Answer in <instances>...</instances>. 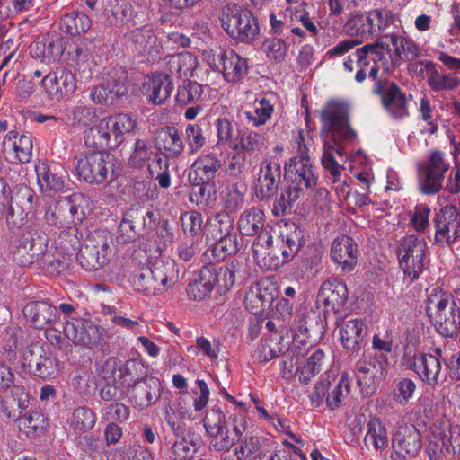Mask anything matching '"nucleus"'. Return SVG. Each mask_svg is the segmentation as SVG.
<instances>
[{
  "label": "nucleus",
  "instance_id": "f257e3e1",
  "mask_svg": "<svg viewBox=\"0 0 460 460\" xmlns=\"http://www.w3.org/2000/svg\"><path fill=\"white\" fill-rule=\"evenodd\" d=\"M304 244V230L295 223L287 224L279 234L263 232L252 244L253 258L265 271L277 270L291 261Z\"/></svg>",
  "mask_w": 460,
  "mask_h": 460
},
{
  "label": "nucleus",
  "instance_id": "f03ea898",
  "mask_svg": "<svg viewBox=\"0 0 460 460\" xmlns=\"http://www.w3.org/2000/svg\"><path fill=\"white\" fill-rule=\"evenodd\" d=\"M426 313L436 332L445 338H455L460 331V307L451 293L439 287L427 290Z\"/></svg>",
  "mask_w": 460,
  "mask_h": 460
},
{
  "label": "nucleus",
  "instance_id": "7ed1b4c3",
  "mask_svg": "<svg viewBox=\"0 0 460 460\" xmlns=\"http://www.w3.org/2000/svg\"><path fill=\"white\" fill-rule=\"evenodd\" d=\"M136 127V120L128 114L108 116L85 130L84 141L86 146L93 149L116 150L125 141V135Z\"/></svg>",
  "mask_w": 460,
  "mask_h": 460
},
{
  "label": "nucleus",
  "instance_id": "20e7f679",
  "mask_svg": "<svg viewBox=\"0 0 460 460\" xmlns=\"http://www.w3.org/2000/svg\"><path fill=\"white\" fill-rule=\"evenodd\" d=\"M316 111L323 138L341 141L356 138L357 133L350 126V106L347 101L331 98Z\"/></svg>",
  "mask_w": 460,
  "mask_h": 460
},
{
  "label": "nucleus",
  "instance_id": "39448f33",
  "mask_svg": "<svg viewBox=\"0 0 460 460\" xmlns=\"http://www.w3.org/2000/svg\"><path fill=\"white\" fill-rule=\"evenodd\" d=\"M75 239V235L70 232L60 233L50 246L46 244V249L38 256L34 265L47 274H61L69 269L72 258L79 248V242Z\"/></svg>",
  "mask_w": 460,
  "mask_h": 460
},
{
  "label": "nucleus",
  "instance_id": "423d86ee",
  "mask_svg": "<svg viewBox=\"0 0 460 460\" xmlns=\"http://www.w3.org/2000/svg\"><path fill=\"white\" fill-rule=\"evenodd\" d=\"M374 49L381 59L383 74H387L400 65L402 60L412 61L419 57V49L410 38L394 33L379 36L374 43Z\"/></svg>",
  "mask_w": 460,
  "mask_h": 460
},
{
  "label": "nucleus",
  "instance_id": "0eeeda50",
  "mask_svg": "<svg viewBox=\"0 0 460 460\" xmlns=\"http://www.w3.org/2000/svg\"><path fill=\"white\" fill-rule=\"evenodd\" d=\"M220 21L226 33L237 42L252 43L260 34L258 18L249 9L237 4L226 5Z\"/></svg>",
  "mask_w": 460,
  "mask_h": 460
},
{
  "label": "nucleus",
  "instance_id": "6e6552de",
  "mask_svg": "<svg viewBox=\"0 0 460 460\" xmlns=\"http://www.w3.org/2000/svg\"><path fill=\"white\" fill-rule=\"evenodd\" d=\"M75 159L78 178L90 184L100 185L113 181L119 168L116 158L107 152H89Z\"/></svg>",
  "mask_w": 460,
  "mask_h": 460
},
{
  "label": "nucleus",
  "instance_id": "1a4fd4ad",
  "mask_svg": "<svg viewBox=\"0 0 460 460\" xmlns=\"http://www.w3.org/2000/svg\"><path fill=\"white\" fill-rule=\"evenodd\" d=\"M112 236L106 230H95L87 238L76 254L79 265L87 271L97 270L106 265L112 253Z\"/></svg>",
  "mask_w": 460,
  "mask_h": 460
},
{
  "label": "nucleus",
  "instance_id": "9d476101",
  "mask_svg": "<svg viewBox=\"0 0 460 460\" xmlns=\"http://www.w3.org/2000/svg\"><path fill=\"white\" fill-rule=\"evenodd\" d=\"M428 247L424 239L414 234L405 237L398 247L399 265L411 282L418 279L429 262Z\"/></svg>",
  "mask_w": 460,
  "mask_h": 460
},
{
  "label": "nucleus",
  "instance_id": "9b49d317",
  "mask_svg": "<svg viewBox=\"0 0 460 460\" xmlns=\"http://www.w3.org/2000/svg\"><path fill=\"white\" fill-rule=\"evenodd\" d=\"M371 93L379 98L383 109L394 119H403L409 116V96L394 81L384 75L375 81L371 86Z\"/></svg>",
  "mask_w": 460,
  "mask_h": 460
},
{
  "label": "nucleus",
  "instance_id": "f8f14e48",
  "mask_svg": "<svg viewBox=\"0 0 460 460\" xmlns=\"http://www.w3.org/2000/svg\"><path fill=\"white\" fill-rule=\"evenodd\" d=\"M449 167L450 164L444 152L432 151L429 159L419 164L417 169L420 192L426 195L438 193L443 187L446 172Z\"/></svg>",
  "mask_w": 460,
  "mask_h": 460
},
{
  "label": "nucleus",
  "instance_id": "ddd939ff",
  "mask_svg": "<svg viewBox=\"0 0 460 460\" xmlns=\"http://www.w3.org/2000/svg\"><path fill=\"white\" fill-rule=\"evenodd\" d=\"M433 244L452 248L460 240V209L454 205L443 206L434 216Z\"/></svg>",
  "mask_w": 460,
  "mask_h": 460
},
{
  "label": "nucleus",
  "instance_id": "4468645a",
  "mask_svg": "<svg viewBox=\"0 0 460 460\" xmlns=\"http://www.w3.org/2000/svg\"><path fill=\"white\" fill-rule=\"evenodd\" d=\"M39 198L35 191L26 186H20L7 203L5 222L10 230L22 228L29 216L36 212Z\"/></svg>",
  "mask_w": 460,
  "mask_h": 460
},
{
  "label": "nucleus",
  "instance_id": "2eb2a0df",
  "mask_svg": "<svg viewBox=\"0 0 460 460\" xmlns=\"http://www.w3.org/2000/svg\"><path fill=\"white\" fill-rule=\"evenodd\" d=\"M349 376H342L336 382L334 376H326L317 382L310 394L311 405L318 408L325 402L326 406L333 411L339 408L349 393Z\"/></svg>",
  "mask_w": 460,
  "mask_h": 460
},
{
  "label": "nucleus",
  "instance_id": "dca6fc26",
  "mask_svg": "<svg viewBox=\"0 0 460 460\" xmlns=\"http://www.w3.org/2000/svg\"><path fill=\"white\" fill-rule=\"evenodd\" d=\"M74 73L65 66H58L41 79V87L47 98L61 102L75 94L77 85Z\"/></svg>",
  "mask_w": 460,
  "mask_h": 460
},
{
  "label": "nucleus",
  "instance_id": "f3484780",
  "mask_svg": "<svg viewBox=\"0 0 460 460\" xmlns=\"http://www.w3.org/2000/svg\"><path fill=\"white\" fill-rule=\"evenodd\" d=\"M154 213L143 208H130L119 226V238L125 243L144 238L152 226Z\"/></svg>",
  "mask_w": 460,
  "mask_h": 460
},
{
  "label": "nucleus",
  "instance_id": "a211bd4d",
  "mask_svg": "<svg viewBox=\"0 0 460 460\" xmlns=\"http://www.w3.org/2000/svg\"><path fill=\"white\" fill-rule=\"evenodd\" d=\"M213 62L226 82L236 85L243 84L248 75V59L241 57L232 49H220L214 55Z\"/></svg>",
  "mask_w": 460,
  "mask_h": 460
},
{
  "label": "nucleus",
  "instance_id": "6ab92c4d",
  "mask_svg": "<svg viewBox=\"0 0 460 460\" xmlns=\"http://www.w3.org/2000/svg\"><path fill=\"white\" fill-rule=\"evenodd\" d=\"M281 181V164L274 157H268L260 165L254 186V195L260 201H269L279 190Z\"/></svg>",
  "mask_w": 460,
  "mask_h": 460
},
{
  "label": "nucleus",
  "instance_id": "aec40b11",
  "mask_svg": "<svg viewBox=\"0 0 460 460\" xmlns=\"http://www.w3.org/2000/svg\"><path fill=\"white\" fill-rule=\"evenodd\" d=\"M324 332L321 313L311 309L300 314L294 329L293 341L304 347H313L322 340Z\"/></svg>",
  "mask_w": 460,
  "mask_h": 460
},
{
  "label": "nucleus",
  "instance_id": "412c9836",
  "mask_svg": "<svg viewBox=\"0 0 460 460\" xmlns=\"http://www.w3.org/2000/svg\"><path fill=\"white\" fill-rule=\"evenodd\" d=\"M349 291L344 282L338 279H328L323 281L316 296L315 304L318 308L323 306L324 318L330 313H340L348 300Z\"/></svg>",
  "mask_w": 460,
  "mask_h": 460
},
{
  "label": "nucleus",
  "instance_id": "4be33fe9",
  "mask_svg": "<svg viewBox=\"0 0 460 460\" xmlns=\"http://www.w3.org/2000/svg\"><path fill=\"white\" fill-rule=\"evenodd\" d=\"M155 145L147 137H137L131 146V152L128 158V165L133 169H143L149 164H157L159 170L163 166L167 167V161L162 154L155 150Z\"/></svg>",
  "mask_w": 460,
  "mask_h": 460
},
{
  "label": "nucleus",
  "instance_id": "5701e85b",
  "mask_svg": "<svg viewBox=\"0 0 460 460\" xmlns=\"http://www.w3.org/2000/svg\"><path fill=\"white\" fill-rule=\"evenodd\" d=\"M48 244V237L45 234L34 232L29 236H21L13 252L14 261L22 267H29L35 264Z\"/></svg>",
  "mask_w": 460,
  "mask_h": 460
},
{
  "label": "nucleus",
  "instance_id": "b1692460",
  "mask_svg": "<svg viewBox=\"0 0 460 460\" xmlns=\"http://www.w3.org/2000/svg\"><path fill=\"white\" fill-rule=\"evenodd\" d=\"M285 172L291 181L290 185L299 187L302 193L304 188L311 190L318 183L319 173L311 159H289L285 164Z\"/></svg>",
  "mask_w": 460,
  "mask_h": 460
},
{
  "label": "nucleus",
  "instance_id": "393cba45",
  "mask_svg": "<svg viewBox=\"0 0 460 460\" xmlns=\"http://www.w3.org/2000/svg\"><path fill=\"white\" fill-rule=\"evenodd\" d=\"M353 57L355 58L357 67H358V70L355 75V80L358 83H362L366 79V68H367L371 63L373 65L369 69L368 78L372 81V83L380 77L386 75V74H383L382 66H379L381 65L382 57H379V55L376 53L372 43L366 44L357 49L356 51L353 52ZM383 59H385L384 57Z\"/></svg>",
  "mask_w": 460,
  "mask_h": 460
},
{
  "label": "nucleus",
  "instance_id": "a878e982",
  "mask_svg": "<svg viewBox=\"0 0 460 460\" xmlns=\"http://www.w3.org/2000/svg\"><path fill=\"white\" fill-rule=\"evenodd\" d=\"M330 253L343 272L352 271L358 263V244L347 234H341L332 241Z\"/></svg>",
  "mask_w": 460,
  "mask_h": 460
},
{
  "label": "nucleus",
  "instance_id": "bb28decb",
  "mask_svg": "<svg viewBox=\"0 0 460 460\" xmlns=\"http://www.w3.org/2000/svg\"><path fill=\"white\" fill-rule=\"evenodd\" d=\"M204 427L211 438L210 444L217 451L228 450L234 443V438L224 423V414L219 410H212L204 420Z\"/></svg>",
  "mask_w": 460,
  "mask_h": 460
},
{
  "label": "nucleus",
  "instance_id": "cd10ccee",
  "mask_svg": "<svg viewBox=\"0 0 460 460\" xmlns=\"http://www.w3.org/2000/svg\"><path fill=\"white\" fill-rule=\"evenodd\" d=\"M40 190L46 196L52 197L65 189L63 167L58 164H39L35 166Z\"/></svg>",
  "mask_w": 460,
  "mask_h": 460
},
{
  "label": "nucleus",
  "instance_id": "c85d7f7f",
  "mask_svg": "<svg viewBox=\"0 0 460 460\" xmlns=\"http://www.w3.org/2000/svg\"><path fill=\"white\" fill-rule=\"evenodd\" d=\"M3 152L16 162L26 164L32 159L33 142L30 135L11 130L6 133L2 143Z\"/></svg>",
  "mask_w": 460,
  "mask_h": 460
},
{
  "label": "nucleus",
  "instance_id": "c756f323",
  "mask_svg": "<svg viewBox=\"0 0 460 460\" xmlns=\"http://www.w3.org/2000/svg\"><path fill=\"white\" fill-rule=\"evenodd\" d=\"M277 296L276 287L269 281H260L252 286L244 296L246 309L252 314H259L268 309Z\"/></svg>",
  "mask_w": 460,
  "mask_h": 460
},
{
  "label": "nucleus",
  "instance_id": "7c9ffc66",
  "mask_svg": "<svg viewBox=\"0 0 460 460\" xmlns=\"http://www.w3.org/2000/svg\"><path fill=\"white\" fill-rule=\"evenodd\" d=\"M155 144L164 159H177L185 149L182 134L173 126L162 128L156 133Z\"/></svg>",
  "mask_w": 460,
  "mask_h": 460
},
{
  "label": "nucleus",
  "instance_id": "2f4dec72",
  "mask_svg": "<svg viewBox=\"0 0 460 460\" xmlns=\"http://www.w3.org/2000/svg\"><path fill=\"white\" fill-rule=\"evenodd\" d=\"M392 444L403 457L415 456L422 447L420 432L413 425L401 426L393 435Z\"/></svg>",
  "mask_w": 460,
  "mask_h": 460
},
{
  "label": "nucleus",
  "instance_id": "473e14b6",
  "mask_svg": "<svg viewBox=\"0 0 460 460\" xmlns=\"http://www.w3.org/2000/svg\"><path fill=\"white\" fill-rule=\"evenodd\" d=\"M173 88V82L169 75L152 74L143 83L142 91L148 102L161 105L170 98Z\"/></svg>",
  "mask_w": 460,
  "mask_h": 460
},
{
  "label": "nucleus",
  "instance_id": "72a5a7b5",
  "mask_svg": "<svg viewBox=\"0 0 460 460\" xmlns=\"http://www.w3.org/2000/svg\"><path fill=\"white\" fill-rule=\"evenodd\" d=\"M150 272H146L147 277L151 276L155 285L156 294H162L172 288L179 279V269L173 260H157L152 266H149Z\"/></svg>",
  "mask_w": 460,
  "mask_h": 460
},
{
  "label": "nucleus",
  "instance_id": "f704fd0d",
  "mask_svg": "<svg viewBox=\"0 0 460 460\" xmlns=\"http://www.w3.org/2000/svg\"><path fill=\"white\" fill-rule=\"evenodd\" d=\"M22 313L36 329L53 324L59 318L57 307L46 301H31L24 305Z\"/></svg>",
  "mask_w": 460,
  "mask_h": 460
},
{
  "label": "nucleus",
  "instance_id": "c9c22d12",
  "mask_svg": "<svg viewBox=\"0 0 460 460\" xmlns=\"http://www.w3.org/2000/svg\"><path fill=\"white\" fill-rule=\"evenodd\" d=\"M266 224L263 210L252 207L241 213L237 221V229L243 236H259L263 232H273V228Z\"/></svg>",
  "mask_w": 460,
  "mask_h": 460
},
{
  "label": "nucleus",
  "instance_id": "e433bc0d",
  "mask_svg": "<svg viewBox=\"0 0 460 460\" xmlns=\"http://www.w3.org/2000/svg\"><path fill=\"white\" fill-rule=\"evenodd\" d=\"M221 168L220 159L214 154L199 155L190 165L188 178L190 182H209Z\"/></svg>",
  "mask_w": 460,
  "mask_h": 460
},
{
  "label": "nucleus",
  "instance_id": "4c0bfd02",
  "mask_svg": "<svg viewBox=\"0 0 460 460\" xmlns=\"http://www.w3.org/2000/svg\"><path fill=\"white\" fill-rule=\"evenodd\" d=\"M366 324L361 319H349L343 322L340 327V341L345 349L353 352L359 349L363 341Z\"/></svg>",
  "mask_w": 460,
  "mask_h": 460
},
{
  "label": "nucleus",
  "instance_id": "58836bf2",
  "mask_svg": "<svg viewBox=\"0 0 460 460\" xmlns=\"http://www.w3.org/2000/svg\"><path fill=\"white\" fill-rule=\"evenodd\" d=\"M276 95L273 93H266L263 97L256 99L253 111H245L244 118L253 127L265 125L274 111Z\"/></svg>",
  "mask_w": 460,
  "mask_h": 460
},
{
  "label": "nucleus",
  "instance_id": "ea45409f",
  "mask_svg": "<svg viewBox=\"0 0 460 460\" xmlns=\"http://www.w3.org/2000/svg\"><path fill=\"white\" fill-rule=\"evenodd\" d=\"M17 426L29 438H37L45 434L49 422L41 411H30L17 420Z\"/></svg>",
  "mask_w": 460,
  "mask_h": 460
},
{
  "label": "nucleus",
  "instance_id": "a19ab883",
  "mask_svg": "<svg viewBox=\"0 0 460 460\" xmlns=\"http://www.w3.org/2000/svg\"><path fill=\"white\" fill-rule=\"evenodd\" d=\"M212 274L209 268L203 265L199 272L198 278L190 281L186 287V293L190 299L201 301L209 297L214 287L212 284Z\"/></svg>",
  "mask_w": 460,
  "mask_h": 460
},
{
  "label": "nucleus",
  "instance_id": "79ce46f5",
  "mask_svg": "<svg viewBox=\"0 0 460 460\" xmlns=\"http://www.w3.org/2000/svg\"><path fill=\"white\" fill-rule=\"evenodd\" d=\"M289 349V340L278 333H271L268 338L261 341L258 346V358L267 362L277 358L279 354L285 353Z\"/></svg>",
  "mask_w": 460,
  "mask_h": 460
},
{
  "label": "nucleus",
  "instance_id": "37998d69",
  "mask_svg": "<svg viewBox=\"0 0 460 460\" xmlns=\"http://www.w3.org/2000/svg\"><path fill=\"white\" fill-rule=\"evenodd\" d=\"M212 274V284L219 295L228 292L234 284L235 264L234 261L225 266L217 267L214 264H207Z\"/></svg>",
  "mask_w": 460,
  "mask_h": 460
},
{
  "label": "nucleus",
  "instance_id": "c03bdc74",
  "mask_svg": "<svg viewBox=\"0 0 460 460\" xmlns=\"http://www.w3.org/2000/svg\"><path fill=\"white\" fill-rule=\"evenodd\" d=\"M303 193L299 187L288 185L276 197L272 214L275 217H282L291 213L295 203L298 200Z\"/></svg>",
  "mask_w": 460,
  "mask_h": 460
},
{
  "label": "nucleus",
  "instance_id": "a18cd8bd",
  "mask_svg": "<svg viewBox=\"0 0 460 460\" xmlns=\"http://www.w3.org/2000/svg\"><path fill=\"white\" fill-rule=\"evenodd\" d=\"M365 444L372 447L375 450H382L388 447L387 431L384 424L377 418L371 419L367 425Z\"/></svg>",
  "mask_w": 460,
  "mask_h": 460
},
{
  "label": "nucleus",
  "instance_id": "49530a36",
  "mask_svg": "<svg viewBox=\"0 0 460 460\" xmlns=\"http://www.w3.org/2000/svg\"><path fill=\"white\" fill-rule=\"evenodd\" d=\"M235 144L236 147H234L233 150L240 151L243 155H251L263 150L265 147V137L256 131L245 130L238 134Z\"/></svg>",
  "mask_w": 460,
  "mask_h": 460
},
{
  "label": "nucleus",
  "instance_id": "de8ad7c7",
  "mask_svg": "<svg viewBox=\"0 0 460 460\" xmlns=\"http://www.w3.org/2000/svg\"><path fill=\"white\" fill-rule=\"evenodd\" d=\"M243 185L238 182L227 184L221 191L220 199L227 213L239 211L244 204Z\"/></svg>",
  "mask_w": 460,
  "mask_h": 460
},
{
  "label": "nucleus",
  "instance_id": "09e8293b",
  "mask_svg": "<svg viewBox=\"0 0 460 460\" xmlns=\"http://www.w3.org/2000/svg\"><path fill=\"white\" fill-rule=\"evenodd\" d=\"M69 224H79L86 216L89 207V200L82 193H75L69 197L63 198Z\"/></svg>",
  "mask_w": 460,
  "mask_h": 460
},
{
  "label": "nucleus",
  "instance_id": "8fccbe9b",
  "mask_svg": "<svg viewBox=\"0 0 460 460\" xmlns=\"http://www.w3.org/2000/svg\"><path fill=\"white\" fill-rule=\"evenodd\" d=\"M215 243L210 249L212 260L222 261L227 256L235 254L240 249L237 234L219 236L212 239Z\"/></svg>",
  "mask_w": 460,
  "mask_h": 460
},
{
  "label": "nucleus",
  "instance_id": "3c124183",
  "mask_svg": "<svg viewBox=\"0 0 460 460\" xmlns=\"http://www.w3.org/2000/svg\"><path fill=\"white\" fill-rule=\"evenodd\" d=\"M203 93V86L196 81L185 80L178 86L175 95V104L179 107H185L196 104Z\"/></svg>",
  "mask_w": 460,
  "mask_h": 460
},
{
  "label": "nucleus",
  "instance_id": "603ef678",
  "mask_svg": "<svg viewBox=\"0 0 460 460\" xmlns=\"http://www.w3.org/2000/svg\"><path fill=\"white\" fill-rule=\"evenodd\" d=\"M207 231V236H210L212 239L235 234L234 219L227 212L217 213L209 219Z\"/></svg>",
  "mask_w": 460,
  "mask_h": 460
},
{
  "label": "nucleus",
  "instance_id": "864d4df0",
  "mask_svg": "<svg viewBox=\"0 0 460 460\" xmlns=\"http://www.w3.org/2000/svg\"><path fill=\"white\" fill-rule=\"evenodd\" d=\"M341 140H332L324 138V150L322 157V164L323 168L329 171L331 173L332 177V182L338 181V177H340L341 173V166L334 157V152L341 155Z\"/></svg>",
  "mask_w": 460,
  "mask_h": 460
},
{
  "label": "nucleus",
  "instance_id": "5fc2aeb1",
  "mask_svg": "<svg viewBox=\"0 0 460 460\" xmlns=\"http://www.w3.org/2000/svg\"><path fill=\"white\" fill-rule=\"evenodd\" d=\"M192 185L189 200L200 208L210 207L216 199L215 184L209 182H190Z\"/></svg>",
  "mask_w": 460,
  "mask_h": 460
},
{
  "label": "nucleus",
  "instance_id": "6e6d98bb",
  "mask_svg": "<svg viewBox=\"0 0 460 460\" xmlns=\"http://www.w3.org/2000/svg\"><path fill=\"white\" fill-rule=\"evenodd\" d=\"M64 31L72 36L85 33L92 26V21L83 13H71L64 15L61 20Z\"/></svg>",
  "mask_w": 460,
  "mask_h": 460
},
{
  "label": "nucleus",
  "instance_id": "4d7b16f0",
  "mask_svg": "<svg viewBox=\"0 0 460 460\" xmlns=\"http://www.w3.org/2000/svg\"><path fill=\"white\" fill-rule=\"evenodd\" d=\"M97 119L96 109L91 105L77 103L70 110L67 121L76 128L88 127Z\"/></svg>",
  "mask_w": 460,
  "mask_h": 460
},
{
  "label": "nucleus",
  "instance_id": "13d9d810",
  "mask_svg": "<svg viewBox=\"0 0 460 460\" xmlns=\"http://www.w3.org/2000/svg\"><path fill=\"white\" fill-rule=\"evenodd\" d=\"M183 142L185 146H187V153L189 155L200 152L207 142L201 126L198 123L188 124L185 128Z\"/></svg>",
  "mask_w": 460,
  "mask_h": 460
},
{
  "label": "nucleus",
  "instance_id": "bf43d9fd",
  "mask_svg": "<svg viewBox=\"0 0 460 460\" xmlns=\"http://www.w3.org/2000/svg\"><path fill=\"white\" fill-rule=\"evenodd\" d=\"M44 218L49 226L58 228L69 224L66 207H65L63 198L52 201L45 208Z\"/></svg>",
  "mask_w": 460,
  "mask_h": 460
},
{
  "label": "nucleus",
  "instance_id": "052dcab7",
  "mask_svg": "<svg viewBox=\"0 0 460 460\" xmlns=\"http://www.w3.org/2000/svg\"><path fill=\"white\" fill-rule=\"evenodd\" d=\"M331 364V358L323 349H316L307 358L301 374H327Z\"/></svg>",
  "mask_w": 460,
  "mask_h": 460
},
{
  "label": "nucleus",
  "instance_id": "680f3d73",
  "mask_svg": "<svg viewBox=\"0 0 460 460\" xmlns=\"http://www.w3.org/2000/svg\"><path fill=\"white\" fill-rule=\"evenodd\" d=\"M372 29L368 13L351 16L344 25L346 33L364 38L373 35Z\"/></svg>",
  "mask_w": 460,
  "mask_h": 460
},
{
  "label": "nucleus",
  "instance_id": "e2e57ef3",
  "mask_svg": "<svg viewBox=\"0 0 460 460\" xmlns=\"http://www.w3.org/2000/svg\"><path fill=\"white\" fill-rule=\"evenodd\" d=\"M196 58L189 52L179 53L170 58L169 70L179 77L188 76L195 66Z\"/></svg>",
  "mask_w": 460,
  "mask_h": 460
},
{
  "label": "nucleus",
  "instance_id": "0e129e2a",
  "mask_svg": "<svg viewBox=\"0 0 460 460\" xmlns=\"http://www.w3.org/2000/svg\"><path fill=\"white\" fill-rule=\"evenodd\" d=\"M368 13L373 27V35H377L399 20L397 14L388 9H374L369 11Z\"/></svg>",
  "mask_w": 460,
  "mask_h": 460
},
{
  "label": "nucleus",
  "instance_id": "69168bd1",
  "mask_svg": "<svg viewBox=\"0 0 460 460\" xmlns=\"http://www.w3.org/2000/svg\"><path fill=\"white\" fill-rule=\"evenodd\" d=\"M146 270L150 272L149 266L145 264L139 265L134 270L131 279L132 285L136 290L144 293L145 295H157L154 279L151 276L147 277Z\"/></svg>",
  "mask_w": 460,
  "mask_h": 460
},
{
  "label": "nucleus",
  "instance_id": "338daca9",
  "mask_svg": "<svg viewBox=\"0 0 460 460\" xmlns=\"http://www.w3.org/2000/svg\"><path fill=\"white\" fill-rule=\"evenodd\" d=\"M411 367L415 374H439L441 370L438 358L424 353L415 355Z\"/></svg>",
  "mask_w": 460,
  "mask_h": 460
},
{
  "label": "nucleus",
  "instance_id": "774afa93",
  "mask_svg": "<svg viewBox=\"0 0 460 460\" xmlns=\"http://www.w3.org/2000/svg\"><path fill=\"white\" fill-rule=\"evenodd\" d=\"M95 424L93 411L86 407H78L74 411L70 420V426L75 432H85L91 430Z\"/></svg>",
  "mask_w": 460,
  "mask_h": 460
}]
</instances>
